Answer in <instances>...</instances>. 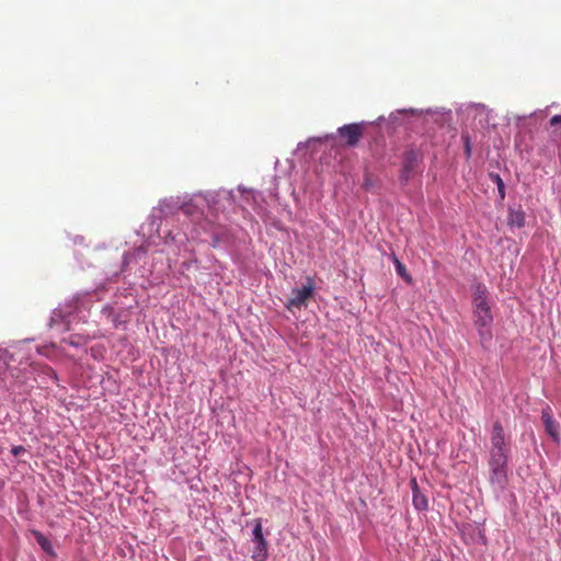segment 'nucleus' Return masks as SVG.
Masks as SVG:
<instances>
[{
  "instance_id": "1",
  "label": "nucleus",
  "mask_w": 561,
  "mask_h": 561,
  "mask_svg": "<svg viewBox=\"0 0 561 561\" xmlns=\"http://www.w3.org/2000/svg\"><path fill=\"white\" fill-rule=\"evenodd\" d=\"M490 442V481L503 486L507 478V461L511 447L510 442L505 437L504 428L499 421L492 425Z\"/></svg>"
},
{
  "instance_id": "2",
  "label": "nucleus",
  "mask_w": 561,
  "mask_h": 561,
  "mask_svg": "<svg viewBox=\"0 0 561 561\" xmlns=\"http://www.w3.org/2000/svg\"><path fill=\"white\" fill-rule=\"evenodd\" d=\"M472 304L474 324L478 328L481 344L485 345L492 339L491 325L493 322V316L488 304L486 290L484 287H477Z\"/></svg>"
},
{
  "instance_id": "3",
  "label": "nucleus",
  "mask_w": 561,
  "mask_h": 561,
  "mask_svg": "<svg viewBox=\"0 0 561 561\" xmlns=\"http://www.w3.org/2000/svg\"><path fill=\"white\" fill-rule=\"evenodd\" d=\"M314 293V283L312 278L308 277L307 283L301 288H294L291 297L286 304V308L291 310L294 308L301 309L307 305V300L312 297Z\"/></svg>"
},
{
  "instance_id": "4",
  "label": "nucleus",
  "mask_w": 561,
  "mask_h": 561,
  "mask_svg": "<svg viewBox=\"0 0 561 561\" xmlns=\"http://www.w3.org/2000/svg\"><path fill=\"white\" fill-rule=\"evenodd\" d=\"M365 126L363 123H352L337 128V135L344 139L348 147H355L364 136Z\"/></svg>"
},
{
  "instance_id": "5",
  "label": "nucleus",
  "mask_w": 561,
  "mask_h": 561,
  "mask_svg": "<svg viewBox=\"0 0 561 561\" xmlns=\"http://www.w3.org/2000/svg\"><path fill=\"white\" fill-rule=\"evenodd\" d=\"M420 156L415 150H408L403 154V164L400 171L399 180L402 184H408L415 173L419 165Z\"/></svg>"
},
{
  "instance_id": "6",
  "label": "nucleus",
  "mask_w": 561,
  "mask_h": 561,
  "mask_svg": "<svg viewBox=\"0 0 561 561\" xmlns=\"http://www.w3.org/2000/svg\"><path fill=\"white\" fill-rule=\"evenodd\" d=\"M253 541L255 545L252 559L254 561H265L267 559V541L263 536L261 519H255Z\"/></svg>"
},
{
  "instance_id": "7",
  "label": "nucleus",
  "mask_w": 561,
  "mask_h": 561,
  "mask_svg": "<svg viewBox=\"0 0 561 561\" xmlns=\"http://www.w3.org/2000/svg\"><path fill=\"white\" fill-rule=\"evenodd\" d=\"M541 420L545 426V431L547 434L553 439V442L559 443L560 434H559V423L553 419L551 409L549 407L545 408L541 411Z\"/></svg>"
},
{
  "instance_id": "8",
  "label": "nucleus",
  "mask_w": 561,
  "mask_h": 561,
  "mask_svg": "<svg viewBox=\"0 0 561 561\" xmlns=\"http://www.w3.org/2000/svg\"><path fill=\"white\" fill-rule=\"evenodd\" d=\"M412 486V502L417 511L427 510V497L420 492L416 479L411 480Z\"/></svg>"
},
{
  "instance_id": "9",
  "label": "nucleus",
  "mask_w": 561,
  "mask_h": 561,
  "mask_svg": "<svg viewBox=\"0 0 561 561\" xmlns=\"http://www.w3.org/2000/svg\"><path fill=\"white\" fill-rule=\"evenodd\" d=\"M34 538L41 548L48 554L54 556V548L50 540L45 537L41 531L33 530Z\"/></svg>"
},
{
  "instance_id": "10",
  "label": "nucleus",
  "mask_w": 561,
  "mask_h": 561,
  "mask_svg": "<svg viewBox=\"0 0 561 561\" xmlns=\"http://www.w3.org/2000/svg\"><path fill=\"white\" fill-rule=\"evenodd\" d=\"M507 220L511 226L523 227L525 225V214L520 209H511Z\"/></svg>"
},
{
  "instance_id": "11",
  "label": "nucleus",
  "mask_w": 561,
  "mask_h": 561,
  "mask_svg": "<svg viewBox=\"0 0 561 561\" xmlns=\"http://www.w3.org/2000/svg\"><path fill=\"white\" fill-rule=\"evenodd\" d=\"M394 266L397 273L404 278L408 283L412 282L411 276L407 273V268L403 263H401L397 257H394Z\"/></svg>"
},
{
  "instance_id": "12",
  "label": "nucleus",
  "mask_w": 561,
  "mask_h": 561,
  "mask_svg": "<svg viewBox=\"0 0 561 561\" xmlns=\"http://www.w3.org/2000/svg\"><path fill=\"white\" fill-rule=\"evenodd\" d=\"M492 178H493L494 182L496 183V187H497L501 198H504L505 186H504L503 180L501 179V176L499 174L492 175Z\"/></svg>"
},
{
  "instance_id": "13",
  "label": "nucleus",
  "mask_w": 561,
  "mask_h": 561,
  "mask_svg": "<svg viewBox=\"0 0 561 561\" xmlns=\"http://www.w3.org/2000/svg\"><path fill=\"white\" fill-rule=\"evenodd\" d=\"M462 139L465 141V152H466L467 157L469 158L471 154L469 137L467 135H463Z\"/></svg>"
},
{
  "instance_id": "14",
  "label": "nucleus",
  "mask_w": 561,
  "mask_h": 561,
  "mask_svg": "<svg viewBox=\"0 0 561 561\" xmlns=\"http://www.w3.org/2000/svg\"><path fill=\"white\" fill-rule=\"evenodd\" d=\"M550 125L551 126L561 125V115H554L553 117H551Z\"/></svg>"
},
{
  "instance_id": "15",
  "label": "nucleus",
  "mask_w": 561,
  "mask_h": 561,
  "mask_svg": "<svg viewBox=\"0 0 561 561\" xmlns=\"http://www.w3.org/2000/svg\"><path fill=\"white\" fill-rule=\"evenodd\" d=\"M23 450H24V448H23L22 446H19V447H14V448L12 449V453H13L14 455H18V454H20V453H21V451H23Z\"/></svg>"
}]
</instances>
